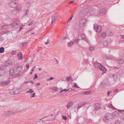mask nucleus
I'll use <instances>...</instances> for the list:
<instances>
[{"instance_id":"nucleus-1","label":"nucleus","mask_w":124,"mask_h":124,"mask_svg":"<svg viewBox=\"0 0 124 124\" xmlns=\"http://www.w3.org/2000/svg\"><path fill=\"white\" fill-rule=\"evenodd\" d=\"M94 65L95 68H98L101 70L102 71V75H103L107 71L105 67L101 64L96 63L94 64Z\"/></svg>"},{"instance_id":"nucleus-2","label":"nucleus","mask_w":124,"mask_h":124,"mask_svg":"<svg viewBox=\"0 0 124 124\" xmlns=\"http://www.w3.org/2000/svg\"><path fill=\"white\" fill-rule=\"evenodd\" d=\"M112 116V114L109 113H106L104 116L103 117L104 122L106 123L108 122Z\"/></svg>"},{"instance_id":"nucleus-3","label":"nucleus","mask_w":124,"mask_h":124,"mask_svg":"<svg viewBox=\"0 0 124 124\" xmlns=\"http://www.w3.org/2000/svg\"><path fill=\"white\" fill-rule=\"evenodd\" d=\"M20 24L19 21L16 20L12 23L11 26L14 28H18Z\"/></svg>"},{"instance_id":"nucleus-4","label":"nucleus","mask_w":124,"mask_h":124,"mask_svg":"<svg viewBox=\"0 0 124 124\" xmlns=\"http://www.w3.org/2000/svg\"><path fill=\"white\" fill-rule=\"evenodd\" d=\"M79 25L80 27H84L85 25L86 20L84 18L81 19L79 21Z\"/></svg>"},{"instance_id":"nucleus-5","label":"nucleus","mask_w":124,"mask_h":124,"mask_svg":"<svg viewBox=\"0 0 124 124\" xmlns=\"http://www.w3.org/2000/svg\"><path fill=\"white\" fill-rule=\"evenodd\" d=\"M94 28L96 30V31L98 32H100L101 30V28L100 26L97 24H94Z\"/></svg>"},{"instance_id":"nucleus-6","label":"nucleus","mask_w":124,"mask_h":124,"mask_svg":"<svg viewBox=\"0 0 124 124\" xmlns=\"http://www.w3.org/2000/svg\"><path fill=\"white\" fill-rule=\"evenodd\" d=\"M18 113H19V111H16L14 112L9 111H6L5 112V115L8 116L13 115Z\"/></svg>"},{"instance_id":"nucleus-7","label":"nucleus","mask_w":124,"mask_h":124,"mask_svg":"<svg viewBox=\"0 0 124 124\" xmlns=\"http://www.w3.org/2000/svg\"><path fill=\"white\" fill-rule=\"evenodd\" d=\"M101 105L100 104L97 103L95 104L94 105V110H93L94 111V110L96 111L100 109L101 108Z\"/></svg>"},{"instance_id":"nucleus-8","label":"nucleus","mask_w":124,"mask_h":124,"mask_svg":"<svg viewBox=\"0 0 124 124\" xmlns=\"http://www.w3.org/2000/svg\"><path fill=\"white\" fill-rule=\"evenodd\" d=\"M9 6L11 7L14 8L17 6V4L15 2H12L9 3Z\"/></svg>"},{"instance_id":"nucleus-9","label":"nucleus","mask_w":124,"mask_h":124,"mask_svg":"<svg viewBox=\"0 0 124 124\" xmlns=\"http://www.w3.org/2000/svg\"><path fill=\"white\" fill-rule=\"evenodd\" d=\"M14 69L11 68L9 70V75L10 76H13L14 75Z\"/></svg>"},{"instance_id":"nucleus-10","label":"nucleus","mask_w":124,"mask_h":124,"mask_svg":"<svg viewBox=\"0 0 124 124\" xmlns=\"http://www.w3.org/2000/svg\"><path fill=\"white\" fill-rule=\"evenodd\" d=\"M110 39H108L105 41L103 43V45L104 46H107L108 45L110 42Z\"/></svg>"},{"instance_id":"nucleus-11","label":"nucleus","mask_w":124,"mask_h":124,"mask_svg":"<svg viewBox=\"0 0 124 124\" xmlns=\"http://www.w3.org/2000/svg\"><path fill=\"white\" fill-rule=\"evenodd\" d=\"M105 9H101L99 11V14L100 15L102 16L104 15L106 12Z\"/></svg>"},{"instance_id":"nucleus-12","label":"nucleus","mask_w":124,"mask_h":124,"mask_svg":"<svg viewBox=\"0 0 124 124\" xmlns=\"http://www.w3.org/2000/svg\"><path fill=\"white\" fill-rule=\"evenodd\" d=\"M73 102L71 101L69 102L67 104L66 106L67 108L68 109L71 107L73 105Z\"/></svg>"},{"instance_id":"nucleus-13","label":"nucleus","mask_w":124,"mask_h":124,"mask_svg":"<svg viewBox=\"0 0 124 124\" xmlns=\"http://www.w3.org/2000/svg\"><path fill=\"white\" fill-rule=\"evenodd\" d=\"M85 102H81L78 104V107L77 108L79 109V108L81 107L82 106L86 104Z\"/></svg>"},{"instance_id":"nucleus-14","label":"nucleus","mask_w":124,"mask_h":124,"mask_svg":"<svg viewBox=\"0 0 124 124\" xmlns=\"http://www.w3.org/2000/svg\"><path fill=\"white\" fill-rule=\"evenodd\" d=\"M81 39H82L85 40L87 42H88L86 36L84 34H81Z\"/></svg>"},{"instance_id":"nucleus-15","label":"nucleus","mask_w":124,"mask_h":124,"mask_svg":"<svg viewBox=\"0 0 124 124\" xmlns=\"http://www.w3.org/2000/svg\"><path fill=\"white\" fill-rule=\"evenodd\" d=\"M10 81H9L7 82H1V84L2 85H8L10 82Z\"/></svg>"},{"instance_id":"nucleus-16","label":"nucleus","mask_w":124,"mask_h":124,"mask_svg":"<svg viewBox=\"0 0 124 124\" xmlns=\"http://www.w3.org/2000/svg\"><path fill=\"white\" fill-rule=\"evenodd\" d=\"M17 55L18 57V59L19 60H22V54L21 52L19 53Z\"/></svg>"},{"instance_id":"nucleus-17","label":"nucleus","mask_w":124,"mask_h":124,"mask_svg":"<svg viewBox=\"0 0 124 124\" xmlns=\"http://www.w3.org/2000/svg\"><path fill=\"white\" fill-rule=\"evenodd\" d=\"M116 61L120 64H122L124 62L123 60L121 59L116 60Z\"/></svg>"},{"instance_id":"nucleus-18","label":"nucleus","mask_w":124,"mask_h":124,"mask_svg":"<svg viewBox=\"0 0 124 124\" xmlns=\"http://www.w3.org/2000/svg\"><path fill=\"white\" fill-rule=\"evenodd\" d=\"M103 82L104 84L107 85H110V83L107 80L106 78L105 79L103 80Z\"/></svg>"},{"instance_id":"nucleus-19","label":"nucleus","mask_w":124,"mask_h":124,"mask_svg":"<svg viewBox=\"0 0 124 124\" xmlns=\"http://www.w3.org/2000/svg\"><path fill=\"white\" fill-rule=\"evenodd\" d=\"M74 43V42L73 41H71L68 42L67 44V46L68 47H71L73 45Z\"/></svg>"},{"instance_id":"nucleus-20","label":"nucleus","mask_w":124,"mask_h":124,"mask_svg":"<svg viewBox=\"0 0 124 124\" xmlns=\"http://www.w3.org/2000/svg\"><path fill=\"white\" fill-rule=\"evenodd\" d=\"M119 115L118 113L116 111H115L112 114V116L114 117H116L118 116Z\"/></svg>"},{"instance_id":"nucleus-21","label":"nucleus","mask_w":124,"mask_h":124,"mask_svg":"<svg viewBox=\"0 0 124 124\" xmlns=\"http://www.w3.org/2000/svg\"><path fill=\"white\" fill-rule=\"evenodd\" d=\"M15 89H14L13 90H11L10 91V93L12 94H17V92H15H15L14 91H15Z\"/></svg>"},{"instance_id":"nucleus-22","label":"nucleus","mask_w":124,"mask_h":124,"mask_svg":"<svg viewBox=\"0 0 124 124\" xmlns=\"http://www.w3.org/2000/svg\"><path fill=\"white\" fill-rule=\"evenodd\" d=\"M22 70V67L21 66H19L16 67V70L18 71H21Z\"/></svg>"},{"instance_id":"nucleus-23","label":"nucleus","mask_w":124,"mask_h":124,"mask_svg":"<svg viewBox=\"0 0 124 124\" xmlns=\"http://www.w3.org/2000/svg\"><path fill=\"white\" fill-rule=\"evenodd\" d=\"M112 77L114 79V81H116L117 79V75L115 74H112Z\"/></svg>"},{"instance_id":"nucleus-24","label":"nucleus","mask_w":124,"mask_h":124,"mask_svg":"<svg viewBox=\"0 0 124 124\" xmlns=\"http://www.w3.org/2000/svg\"><path fill=\"white\" fill-rule=\"evenodd\" d=\"M95 49V47H94L91 46H90L89 48V50L91 51H92L94 50Z\"/></svg>"},{"instance_id":"nucleus-25","label":"nucleus","mask_w":124,"mask_h":124,"mask_svg":"<svg viewBox=\"0 0 124 124\" xmlns=\"http://www.w3.org/2000/svg\"><path fill=\"white\" fill-rule=\"evenodd\" d=\"M108 107L110 108H111L112 109H116L113 106L112 104H110L109 105Z\"/></svg>"},{"instance_id":"nucleus-26","label":"nucleus","mask_w":124,"mask_h":124,"mask_svg":"<svg viewBox=\"0 0 124 124\" xmlns=\"http://www.w3.org/2000/svg\"><path fill=\"white\" fill-rule=\"evenodd\" d=\"M0 73L1 74V75L2 76L6 74V72L4 70H3L2 71H0Z\"/></svg>"},{"instance_id":"nucleus-27","label":"nucleus","mask_w":124,"mask_h":124,"mask_svg":"<svg viewBox=\"0 0 124 124\" xmlns=\"http://www.w3.org/2000/svg\"><path fill=\"white\" fill-rule=\"evenodd\" d=\"M4 51V47H2L0 48V53H3Z\"/></svg>"},{"instance_id":"nucleus-28","label":"nucleus","mask_w":124,"mask_h":124,"mask_svg":"<svg viewBox=\"0 0 124 124\" xmlns=\"http://www.w3.org/2000/svg\"><path fill=\"white\" fill-rule=\"evenodd\" d=\"M4 64L6 66H7L11 64H10L9 62L8 61H5L4 63Z\"/></svg>"},{"instance_id":"nucleus-29","label":"nucleus","mask_w":124,"mask_h":124,"mask_svg":"<svg viewBox=\"0 0 124 124\" xmlns=\"http://www.w3.org/2000/svg\"><path fill=\"white\" fill-rule=\"evenodd\" d=\"M118 73L119 75H121L123 74V72L122 70H118Z\"/></svg>"},{"instance_id":"nucleus-30","label":"nucleus","mask_w":124,"mask_h":124,"mask_svg":"<svg viewBox=\"0 0 124 124\" xmlns=\"http://www.w3.org/2000/svg\"><path fill=\"white\" fill-rule=\"evenodd\" d=\"M2 30L3 29H7L8 27V26L7 24H6V25H3L2 26Z\"/></svg>"},{"instance_id":"nucleus-31","label":"nucleus","mask_w":124,"mask_h":124,"mask_svg":"<svg viewBox=\"0 0 124 124\" xmlns=\"http://www.w3.org/2000/svg\"><path fill=\"white\" fill-rule=\"evenodd\" d=\"M35 93H31L30 94V96L31 98V97H34L35 95Z\"/></svg>"},{"instance_id":"nucleus-32","label":"nucleus","mask_w":124,"mask_h":124,"mask_svg":"<svg viewBox=\"0 0 124 124\" xmlns=\"http://www.w3.org/2000/svg\"><path fill=\"white\" fill-rule=\"evenodd\" d=\"M56 18L54 16H53L52 18V23L54 22L55 21Z\"/></svg>"},{"instance_id":"nucleus-33","label":"nucleus","mask_w":124,"mask_h":124,"mask_svg":"<svg viewBox=\"0 0 124 124\" xmlns=\"http://www.w3.org/2000/svg\"><path fill=\"white\" fill-rule=\"evenodd\" d=\"M115 124H120V121L118 120H116L115 122Z\"/></svg>"},{"instance_id":"nucleus-34","label":"nucleus","mask_w":124,"mask_h":124,"mask_svg":"<svg viewBox=\"0 0 124 124\" xmlns=\"http://www.w3.org/2000/svg\"><path fill=\"white\" fill-rule=\"evenodd\" d=\"M15 8L16 10L18 11H20L21 10V8L18 7H17V6Z\"/></svg>"},{"instance_id":"nucleus-35","label":"nucleus","mask_w":124,"mask_h":124,"mask_svg":"<svg viewBox=\"0 0 124 124\" xmlns=\"http://www.w3.org/2000/svg\"><path fill=\"white\" fill-rule=\"evenodd\" d=\"M31 5V4L29 2H27L26 4V7H29Z\"/></svg>"},{"instance_id":"nucleus-36","label":"nucleus","mask_w":124,"mask_h":124,"mask_svg":"<svg viewBox=\"0 0 124 124\" xmlns=\"http://www.w3.org/2000/svg\"><path fill=\"white\" fill-rule=\"evenodd\" d=\"M33 91L32 89H30L29 91H27L26 92V93H31L33 92Z\"/></svg>"},{"instance_id":"nucleus-37","label":"nucleus","mask_w":124,"mask_h":124,"mask_svg":"<svg viewBox=\"0 0 124 124\" xmlns=\"http://www.w3.org/2000/svg\"><path fill=\"white\" fill-rule=\"evenodd\" d=\"M106 58L107 59H113V57L110 56H106Z\"/></svg>"},{"instance_id":"nucleus-38","label":"nucleus","mask_w":124,"mask_h":124,"mask_svg":"<svg viewBox=\"0 0 124 124\" xmlns=\"http://www.w3.org/2000/svg\"><path fill=\"white\" fill-rule=\"evenodd\" d=\"M72 78L71 76H69L67 77L66 78V80L67 81H69L70 79H71Z\"/></svg>"},{"instance_id":"nucleus-39","label":"nucleus","mask_w":124,"mask_h":124,"mask_svg":"<svg viewBox=\"0 0 124 124\" xmlns=\"http://www.w3.org/2000/svg\"><path fill=\"white\" fill-rule=\"evenodd\" d=\"M20 73V72L18 73L17 74H14V75L13 76L14 77L19 76L20 75V74H19Z\"/></svg>"},{"instance_id":"nucleus-40","label":"nucleus","mask_w":124,"mask_h":124,"mask_svg":"<svg viewBox=\"0 0 124 124\" xmlns=\"http://www.w3.org/2000/svg\"><path fill=\"white\" fill-rule=\"evenodd\" d=\"M79 39H76L74 40L73 42H74L77 43L79 41Z\"/></svg>"},{"instance_id":"nucleus-41","label":"nucleus","mask_w":124,"mask_h":124,"mask_svg":"<svg viewBox=\"0 0 124 124\" xmlns=\"http://www.w3.org/2000/svg\"><path fill=\"white\" fill-rule=\"evenodd\" d=\"M16 51H11V54L13 55L15 54L16 53Z\"/></svg>"},{"instance_id":"nucleus-42","label":"nucleus","mask_w":124,"mask_h":124,"mask_svg":"<svg viewBox=\"0 0 124 124\" xmlns=\"http://www.w3.org/2000/svg\"><path fill=\"white\" fill-rule=\"evenodd\" d=\"M106 36V33L105 32H103L102 35V37L103 38H104Z\"/></svg>"},{"instance_id":"nucleus-43","label":"nucleus","mask_w":124,"mask_h":124,"mask_svg":"<svg viewBox=\"0 0 124 124\" xmlns=\"http://www.w3.org/2000/svg\"><path fill=\"white\" fill-rule=\"evenodd\" d=\"M91 92L89 91H87L84 92V94H88L90 93Z\"/></svg>"},{"instance_id":"nucleus-44","label":"nucleus","mask_w":124,"mask_h":124,"mask_svg":"<svg viewBox=\"0 0 124 124\" xmlns=\"http://www.w3.org/2000/svg\"><path fill=\"white\" fill-rule=\"evenodd\" d=\"M4 67L2 66L0 67V71H1L4 69Z\"/></svg>"},{"instance_id":"nucleus-45","label":"nucleus","mask_w":124,"mask_h":124,"mask_svg":"<svg viewBox=\"0 0 124 124\" xmlns=\"http://www.w3.org/2000/svg\"><path fill=\"white\" fill-rule=\"evenodd\" d=\"M74 86L76 88H79V87L78 86L76 83H75L74 84Z\"/></svg>"},{"instance_id":"nucleus-46","label":"nucleus","mask_w":124,"mask_h":124,"mask_svg":"<svg viewBox=\"0 0 124 124\" xmlns=\"http://www.w3.org/2000/svg\"><path fill=\"white\" fill-rule=\"evenodd\" d=\"M118 110L119 112L121 113H123L124 112V110H121L120 109H118Z\"/></svg>"},{"instance_id":"nucleus-47","label":"nucleus","mask_w":124,"mask_h":124,"mask_svg":"<svg viewBox=\"0 0 124 124\" xmlns=\"http://www.w3.org/2000/svg\"><path fill=\"white\" fill-rule=\"evenodd\" d=\"M62 118L63 119H64L65 120H66L67 119V117L65 116H62Z\"/></svg>"},{"instance_id":"nucleus-48","label":"nucleus","mask_w":124,"mask_h":124,"mask_svg":"<svg viewBox=\"0 0 124 124\" xmlns=\"http://www.w3.org/2000/svg\"><path fill=\"white\" fill-rule=\"evenodd\" d=\"M34 21H32V22H31L30 23H29L28 24V25L30 26V25H31L33 24V23H34Z\"/></svg>"},{"instance_id":"nucleus-49","label":"nucleus","mask_w":124,"mask_h":124,"mask_svg":"<svg viewBox=\"0 0 124 124\" xmlns=\"http://www.w3.org/2000/svg\"><path fill=\"white\" fill-rule=\"evenodd\" d=\"M54 79V78H53L52 77H50V78L48 79H47V80L48 81H49L50 80H52Z\"/></svg>"},{"instance_id":"nucleus-50","label":"nucleus","mask_w":124,"mask_h":124,"mask_svg":"<svg viewBox=\"0 0 124 124\" xmlns=\"http://www.w3.org/2000/svg\"><path fill=\"white\" fill-rule=\"evenodd\" d=\"M26 67L27 69H28L29 68V65L28 63H27L26 64Z\"/></svg>"},{"instance_id":"nucleus-51","label":"nucleus","mask_w":124,"mask_h":124,"mask_svg":"<svg viewBox=\"0 0 124 124\" xmlns=\"http://www.w3.org/2000/svg\"><path fill=\"white\" fill-rule=\"evenodd\" d=\"M38 78L36 74H35L34 75V77L33 78V79H35V78Z\"/></svg>"},{"instance_id":"nucleus-52","label":"nucleus","mask_w":124,"mask_h":124,"mask_svg":"<svg viewBox=\"0 0 124 124\" xmlns=\"http://www.w3.org/2000/svg\"><path fill=\"white\" fill-rule=\"evenodd\" d=\"M70 89V88H69L68 89H64L63 90H62L63 91H63L66 92V91H67L69 90Z\"/></svg>"},{"instance_id":"nucleus-53","label":"nucleus","mask_w":124,"mask_h":124,"mask_svg":"<svg viewBox=\"0 0 124 124\" xmlns=\"http://www.w3.org/2000/svg\"><path fill=\"white\" fill-rule=\"evenodd\" d=\"M74 2V0L70 1V2L69 3V4L70 5V4Z\"/></svg>"},{"instance_id":"nucleus-54","label":"nucleus","mask_w":124,"mask_h":124,"mask_svg":"<svg viewBox=\"0 0 124 124\" xmlns=\"http://www.w3.org/2000/svg\"><path fill=\"white\" fill-rule=\"evenodd\" d=\"M121 117L124 120V114L122 115Z\"/></svg>"},{"instance_id":"nucleus-55","label":"nucleus","mask_w":124,"mask_h":124,"mask_svg":"<svg viewBox=\"0 0 124 124\" xmlns=\"http://www.w3.org/2000/svg\"><path fill=\"white\" fill-rule=\"evenodd\" d=\"M111 92V91H108V96H109V94H110Z\"/></svg>"},{"instance_id":"nucleus-56","label":"nucleus","mask_w":124,"mask_h":124,"mask_svg":"<svg viewBox=\"0 0 124 124\" xmlns=\"http://www.w3.org/2000/svg\"><path fill=\"white\" fill-rule=\"evenodd\" d=\"M120 37L124 39V35H121Z\"/></svg>"},{"instance_id":"nucleus-57","label":"nucleus","mask_w":124,"mask_h":124,"mask_svg":"<svg viewBox=\"0 0 124 124\" xmlns=\"http://www.w3.org/2000/svg\"><path fill=\"white\" fill-rule=\"evenodd\" d=\"M118 90V89H116L114 91V92H117Z\"/></svg>"},{"instance_id":"nucleus-58","label":"nucleus","mask_w":124,"mask_h":124,"mask_svg":"<svg viewBox=\"0 0 124 124\" xmlns=\"http://www.w3.org/2000/svg\"><path fill=\"white\" fill-rule=\"evenodd\" d=\"M15 92H17V94L18 93V90L17 89H15V90L14 91Z\"/></svg>"},{"instance_id":"nucleus-59","label":"nucleus","mask_w":124,"mask_h":124,"mask_svg":"<svg viewBox=\"0 0 124 124\" xmlns=\"http://www.w3.org/2000/svg\"><path fill=\"white\" fill-rule=\"evenodd\" d=\"M123 42H124V40H120L119 41V42L120 43H122Z\"/></svg>"},{"instance_id":"nucleus-60","label":"nucleus","mask_w":124,"mask_h":124,"mask_svg":"<svg viewBox=\"0 0 124 124\" xmlns=\"http://www.w3.org/2000/svg\"><path fill=\"white\" fill-rule=\"evenodd\" d=\"M107 55L106 54H104L103 55V57L106 58V56H107Z\"/></svg>"},{"instance_id":"nucleus-61","label":"nucleus","mask_w":124,"mask_h":124,"mask_svg":"<svg viewBox=\"0 0 124 124\" xmlns=\"http://www.w3.org/2000/svg\"><path fill=\"white\" fill-rule=\"evenodd\" d=\"M25 11L26 12V14L25 15H28V14H27V12L28 11V10H25Z\"/></svg>"},{"instance_id":"nucleus-62","label":"nucleus","mask_w":124,"mask_h":124,"mask_svg":"<svg viewBox=\"0 0 124 124\" xmlns=\"http://www.w3.org/2000/svg\"><path fill=\"white\" fill-rule=\"evenodd\" d=\"M72 17H70V18L68 19V21H71V20L72 19V18H71Z\"/></svg>"},{"instance_id":"nucleus-63","label":"nucleus","mask_w":124,"mask_h":124,"mask_svg":"<svg viewBox=\"0 0 124 124\" xmlns=\"http://www.w3.org/2000/svg\"><path fill=\"white\" fill-rule=\"evenodd\" d=\"M33 28H31V29L30 30H29L28 31V32L30 31H32L33 30Z\"/></svg>"},{"instance_id":"nucleus-64","label":"nucleus","mask_w":124,"mask_h":124,"mask_svg":"<svg viewBox=\"0 0 124 124\" xmlns=\"http://www.w3.org/2000/svg\"><path fill=\"white\" fill-rule=\"evenodd\" d=\"M29 83H31L32 84H34V82L32 81H29Z\"/></svg>"}]
</instances>
